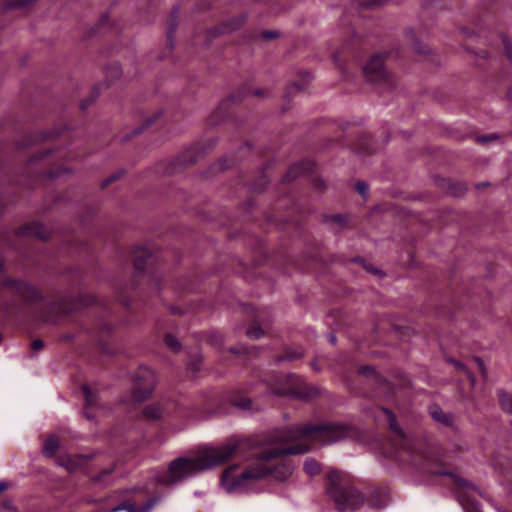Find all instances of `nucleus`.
I'll use <instances>...</instances> for the list:
<instances>
[{
  "instance_id": "56",
  "label": "nucleus",
  "mask_w": 512,
  "mask_h": 512,
  "mask_svg": "<svg viewBox=\"0 0 512 512\" xmlns=\"http://www.w3.org/2000/svg\"><path fill=\"white\" fill-rule=\"evenodd\" d=\"M241 100V96L240 95H237L236 93H233L231 94L228 98H227V102L228 101H231V102H237V101H240Z\"/></svg>"
},
{
  "instance_id": "5",
  "label": "nucleus",
  "mask_w": 512,
  "mask_h": 512,
  "mask_svg": "<svg viewBox=\"0 0 512 512\" xmlns=\"http://www.w3.org/2000/svg\"><path fill=\"white\" fill-rule=\"evenodd\" d=\"M95 301L91 295H78L75 297H61L51 302L42 312V319L47 322H57L59 315H69L84 307L93 304Z\"/></svg>"
},
{
  "instance_id": "3",
  "label": "nucleus",
  "mask_w": 512,
  "mask_h": 512,
  "mask_svg": "<svg viewBox=\"0 0 512 512\" xmlns=\"http://www.w3.org/2000/svg\"><path fill=\"white\" fill-rule=\"evenodd\" d=\"M354 435L352 427L343 423L323 422L319 424H305L291 426L275 432L273 438L278 442H292L299 439H308L330 445L345 440Z\"/></svg>"
},
{
  "instance_id": "11",
  "label": "nucleus",
  "mask_w": 512,
  "mask_h": 512,
  "mask_svg": "<svg viewBox=\"0 0 512 512\" xmlns=\"http://www.w3.org/2000/svg\"><path fill=\"white\" fill-rule=\"evenodd\" d=\"M379 409L387 416L388 423H389V429L391 432V441L397 448V450H408V439L403 432L402 428L397 422V418L395 413L383 406H380Z\"/></svg>"
},
{
  "instance_id": "26",
  "label": "nucleus",
  "mask_w": 512,
  "mask_h": 512,
  "mask_svg": "<svg viewBox=\"0 0 512 512\" xmlns=\"http://www.w3.org/2000/svg\"><path fill=\"white\" fill-rule=\"evenodd\" d=\"M459 502L467 512H481L479 509V503L472 500L465 492H461L458 495Z\"/></svg>"
},
{
  "instance_id": "8",
  "label": "nucleus",
  "mask_w": 512,
  "mask_h": 512,
  "mask_svg": "<svg viewBox=\"0 0 512 512\" xmlns=\"http://www.w3.org/2000/svg\"><path fill=\"white\" fill-rule=\"evenodd\" d=\"M155 387V375L149 368H141L135 377V385L132 391L133 399L143 402L150 397Z\"/></svg>"
},
{
  "instance_id": "19",
  "label": "nucleus",
  "mask_w": 512,
  "mask_h": 512,
  "mask_svg": "<svg viewBox=\"0 0 512 512\" xmlns=\"http://www.w3.org/2000/svg\"><path fill=\"white\" fill-rule=\"evenodd\" d=\"M153 257L152 252L147 248L140 247L133 251V266L138 272H143L148 261Z\"/></svg>"
},
{
  "instance_id": "43",
  "label": "nucleus",
  "mask_w": 512,
  "mask_h": 512,
  "mask_svg": "<svg viewBox=\"0 0 512 512\" xmlns=\"http://www.w3.org/2000/svg\"><path fill=\"white\" fill-rule=\"evenodd\" d=\"M0 512H18V509L12 500L7 499L0 503Z\"/></svg>"
},
{
  "instance_id": "38",
  "label": "nucleus",
  "mask_w": 512,
  "mask_h": 512,
  "mask_svg": "<svg viewBox=\"0 0 512 512\" xmlns=\"http://www.w3.org/2000/svg\"><path fill=\"white\" fill-rule=\"evenodd\" d=\"M269 183V179L268 177L263 174L260 176L259 180L255 181L251 188L252 190L256 191V192H263L265 190V188L267 187Z\"/></svg>"
},
{
  "instance_id": "12",
  "label": "nucleus",
  "mask_w": 512,
  "mask_h": 512,
  "mask_svg": "<svg viewBox=\"0 0 512 512\" xmlns=\"http://www.w3.org/2000/svg\"><path fill=\"white\" fill-rule=\"evenodd\" d=\"M415 465H417L418 469L423 473H426L429 475H435V476H449V477L453 478L454 482L456 483V485L458 487H460L464 490H472V491L478 492V488L469 480L464 479V478L454 474L453 472H450V471L442 469V468L434 469L431 467L429 460H426V462L421 465H418L417 463H415Z\"/></svg>"
},
{
  "instance_id": "51",
  "label": "nucleus",
  "mask_w": 512,
  "mask_h": 512,
  "mask_svg": "<svg viewBox=\"0 0 512 512\" xmlns=\"http://www.w3.org/2000/svg\"><path fill=\"white\" fill-rule=\"evenodd\" d=\"M262 37L266 40H272V39H275L279 36V32L278 31H273V30H265L262 32Z\"/></svg>"
},
{
  "instance_id": "33",
  "label": "nucleus",
  "mask_w": 512,
  "mask_h": 512,
  "mask_svg": "<svg viewBox=\"0 0 512 512\" xmlns=\"http://www.w3.org/2000/svg\"><path fill=\"white\" fill-rule=\"evenodd\" d=\"M501 408L512 415V395L501 390L498 392Z\"/></svg>"
},
{
  "instance_id": "10",
  "label": "nucleus",
  "mask_w": 512,
  "mask_h": 512,
  "mask_svg": "<svg viewBox=\"0 0 512 512\" xmlns=\"http://www.w3.org/2000/svg\"><path fill=\"white\" fill-rule=\"evenodd\" d=\"M379 409L387 416L388 423H389V429L391 432V441L397 448V450H408V439L403 432L402 428L397 422V418L395 413L383 406H380Z\"/></svg>"
},
{
  "instance_id": "1",
  "label": "nucleus",
  "mask_w": 512,
  "mask_h": 512,
  "mask_svg": "<svg viewBox=\"0 0 512 512\" xmlns=\"http://www.w3.org/2000/svg\"><path fill=\"white\" fill-rule=\"evenodd\" d=\"M309 446L296 444L287 448H273L266 451H251L247 458L254 460L238 475H233L236 465L230 466L223 472L222 484L228 493L246 492L257 481L272 475L277 481L289 479L294 472V465L290 461H283L275 467H269L266 462L286 455L305 454Z\"/></svg>"
},
{
  "instance_id": "36",
  "label": "nucleus",
  "mask_w": 512,
  "mask_h": 512,
  "mask_svg": "<svg viewBox=\"0 0 512 512\" xmlns=\"http://www.w3.org/2000/svg\"><path fill=\"white\" fill-rule=\"evenodd\" d=\"M325 221L334 223L340 228L344 227L347 223L346 217L342 214L325 215Z\"/></svg>"
},
{
  "instance_id": "7",
  "label": "nucleus",
  "mask_w": 512,
  "mask_h": 512,
  "mask_svg": "<svg viewBox=\"0 0 512 512\" xmlns=\"http://www.w3.org/2000/svg\"><path fill=\"white\" fill-rule=\"evenodd\" d=\"M0 285L20 297L27 304H34L42 299L41 293L24 280L4 278L1 280Z\"/></svg>"
},
{
  "instance_id": "25",
  "label": "nucleus",
  "mask_w": 512,
  "mask_h": 512,
  "mask_svg": "<svg viewBox=\"0 0 512 512\" xmlns=\"http://www.w3.org/2000/svg\"><path fill=\"white\" fill-rule=\"evenodd\" d=\"M162 114L161 111H158L156 112L155 114H153L152 116L148 117L142 124V126H139L137 128H135L131 134H126L122 139L121 141L122 142H125V141H128L129 139H131L132 136H135V135H138V134H141L146 128L150 127L154 122L155 120L160 117V115Z\"/></svg>"
},
{
  "instance_id": "18",
  "label": "nucleus",
  "mask_w": 512,
  "mask_h": 512,
  "mask_svg": "<svg viewBox=\"0 0 512 512\" xmlns=\"http://www.w3.org/2000/svg\"><path fill=\"white\" fill-rule=\"evenodd\" d=\"M92 459L91 455H76L74 457H65L58 461V464L64 467L68 472H75L85 462Z\"/></svg>"
},
{
  "instance_id": "61",
  "label": "nucleus",
  "mask_w": 512,
  "mask_h": 512,
  "mask_svg": "<svg viewBox=\"0 0 512 512\" xmlns=\"http://www.w3.org/2000/svg\"><path fill=\"white\" fill-rule=\"evenodd\" d=\"M74 339V336L72 334H64L62 336V340L64 341H72Z\"/></svg>"
},
{
  "instance_id": "48",
  "label": "nucleus",
  "mask_w": 512,
  "mask_h": 512,
  "mask_svg": "<svg viewBox=\"0 0 512 512\" xmlns=\"http://www.w3.org/2000/svg\"><path fill=\"white\" fill-rule=\"evenodd\" d=\"M498 137H499L498 134L492 133V134H488V135H483V136L477 137V141L479 143H481V144H485V143H488L490 141L498 139Z\"/></svg>"
},
{
  "instance_id": "64",
  "label": "nucleus",
  "mask_w": 512,
  "mask_h": 512,
  "mask_svg": "<svg viewBox=\"0 0 512 512\" xmlns=\"http://www.w3.org/2000/svg\"><path fill=\"white\" fill-rule=\"evenodd\" d=\"M253 95L261 97V96L264 95V91L261 90V89H257V90L254 91Z\"/></svg>"
},
{
  "instance_id": "2",
  "label": "nucleus",
  "mask_w": 512,
  "mask_h": 512,
  "mask_svg": "<svg viewBox=\"0 0 512 512\" xmlns=\"http://www.w3.org/2000/svg\"><path fill=\"white\" fill-rule=\"evenodd\" d=\"M250 447L249 441L231 439L222 446L209 449L196 459L178 457L169 464L168 470L171 478L169 482H175L191 473L224 464L232 455L245 456Z\"/></svg>"
},
{
  "instance_id": "45",
  "label": "nucleus",
  "mask_w": 512,
  "mask_h": 512,
  "mask_svg": "<svg viewBox=\"0 0 512 512\" xmlns=\"http://www.w3.org/2000/svg\"><path fill=\"white\" fill-rule=\"evenodd\" d=\"M99 93H94L92 96L84 99L83 101H81L80 105H79V108L82 110V111H85L92 103H94L98 97Z\"/></svg>"
},
{
  "instance_id": "34",
  "label": "nucleus",
  "mask_w": 512,
  "mask_h": 512,
  "mask_svg": "<svg viewBox=\"0 0 512 512\" xmlns=\"http://www.w3.org/2000/svg\"><path fill=\"white\" fill-rule=\"evenodd\" d=\"M303 469L306 474L315 476L320 472V466L314 458H307L304 462Z\"/></svg>"
},
{
  "instance_id": "23",
  "label": "nucleus",
  "mask_w": 512,
  "mask_h": 512,
  "mask_svg": "<svg viewBox=\"0 0 512 512\" xmlns=\"http://www.w3.org/2000/svg\"><path fill=\"white\" fill-rule=\"evenodd\" d=\"M290 394L300 400H310L318 394V390L312 386H299L290 390Z\"/></svg>"
},
{
  "instance_id": "46",
  "label": "nucleus",
  "mask_w": 512,
  "mask_h": 512,
  "mask_svg": "<svg viewBox=\"0 0 512 512\" xmlns=\"http://www.w3.org/2000/svg\"><path fill=\"white\" fill-rule=\"evenodd\" d=\"M229 352L233 354H248L250 353L249 348L243 344H238L236 346L230 347Z\"/></svg>"
},
{
  "instance_id": "59",
  "label": "nucleus",
  "mask_w": 512,
  "mask_h": 512,
  "mask_svg": "<svg viewBox=\"0 0 512 512\" xmlns=\"http://www.w3.org/2000/svg\"><path fill=\"white\" fill-rule=\"evenodd\" d=\"M490 185L489 182H480V183H477L475 185V188L476 189H481V188H484V187H488Z\"/></svg>"
},
{
  "instance_id": "57",
  "label": "nucleus",
  "mask_w": 512,
  "mask_h": 512,
  "mask_svg": "<svg viewBox=\"0 0 512 512\" xmlns=\"http://www.w3.org/2000/svg\"><path fill=\"white\" fill-rule=\"evenodd\" d=\"M152 282H153V286L156 290H160L161 289V285H160V279L159 278H152Z\"/></svg>"
},
{
  "instance_id": "21",
  "label": "nucleus",
  "mask_w": 512,
  "mask_h": 512,
  "mask_svg": "<svg viewBox=\"0 0 512 512\" xmlns=\"http://www.w3.org/2000/svg\"><path fill=\"white\" fill-rule=\"evenodd\" d=\"M358 373L368 378H372L373 384L378 387L390 388V383L381 375H379L373 366L365 365L358 369Z\"/></svg>"
},
{
  "instance_id": "16",
  "label": "nucleus",
  "mask_w": 512,
  "mask_h": 512,
  "mask_svg": "<svg viewBox=\"0 0 512 512\" xmlns=\"http://www.w3.org/2000/svg\"><path fill=\"white\" fill-rule=\"evenodd\" d=\"M313 163L310 161H300L293 164L286 174L282 177V182L289 183L295 180L304 172H310L313 170Z\"/></svg>"
},
{
  "instance_id": "54",
  "label": "nucleus",
  "mask_w": 512,
  "mask_h": 512,
  "mask_svg": "<svg viewBox=\"0 0 512 512\" xmlns=\"http://www.w3.org/2000/svg\"><path fill=\"white\" fill-rule=\"evenodd\" d=\"M100 333H110L111 326L107 323H101L98 327Z\"/></svg>"
},
{
  "instance_id": "35",
  "label": "nucleus",
  "mask_w": 512,
  "mask_h": 512,
  "mask_svg": "<svg viewBox=\"0 0 512 512\" xmlns=\"http://www.w3.org/2000/svg\"><path fill=\"white\" fill-rule=\"evenodd\" d=\"M466 191V185L461 182L451 183L448 186V193L454 197H461L466 193Z\"/></svg>"
},
{
  "instance_id": "31",
  "label": "nucleus",
  "mask_w": 512,
  "mask_h": 512,
  "mask_svg": "<svg viewBox=\"0 0 512 512\" xmlns=\"http://www.w3.org/2000/svg\"><path fill=\"white\" fill-rule=\"evenodd\" d=\"M142 414L149 420H158L162 417V408L158 404H152L146 406L143 409Z\"/></svg>"
},
{
  "instance_id": "24",
  "label": "nucleus",
  "mask_w": 512,
  "mask_h": 512,
  "mask_svg": "<svg viewBox=\"0 0 512 512\" xmlns=\"http://www.w3.org/2000/svg\"><path fill=\"white\" fill-rule=\"evenodd\" d=\"M59 444L58 436L54 434L49 435L43 444V455L47 458L53 457L59 448Z\"/></svg>"
},
{
  "instance_id": "62",
  "label": "nucleus",
  "mask_w": 512,
  "mask_h": 512,
  "mask_svg": "<svg viewBox=\"0 0 512 512\" xmlns=\"http://www.w3.org/2000/svg\"><path fill=\"white\" fill-rule=\"evenodd\" d=\"M314 185H315L316 187H319V188H320V187H324V182H323L322 180H320V179H315V181H314Z\"/></svg>"
},
{
  "instance_id": "15",
  "label": "nucleus",
  "mask_w": 512,
  "mask_h": 512,
  "mask_svg": "<svg viewBox=\"0 0 512 512\" xmlns=\"http://www.w3.org/2000/svg\"><path fill=\"white\" fill-rule=\"evenodd\" d=\"M159 501L160 497L155 496L148 499L141 507H137L135 503H133L132 501L126 500L117 505L116 507H113L110 511L118 512L125 510L128 512H150Z\"/></svg>"
},
{
  "instance_id": "6",
  "label": "nucleus",
  "mask_w": 512,
  "mask_h": 512,
  "mask_svg": "<svg viewBox=\"0 0 512 512\" xmlns=\"http://www.w3.org/2000/svg\"><path fill=\"white\" fill-rule=\"evenodd\" d=\"M216 145V138L209 139L202 145H196L186 150L173 161L166 164L165 167L161 164L158 170L168 176L174 175L182 171L185 167L195 164L201 157V154L211 151Z\"/></svg>"
},
{
  "instance_id": "20",
  "label": "nucleus",
  "mask_w": 512,
  "mask_h": 512,
  "mask_svg": "<svg viewBox=\"0 0 512 512\" xmlns=\"http://www.w3.org/2000/svg\"><path fill=\"white\" fill-rule=\"evenodd\" d=\"M429 413L433 420L446 427H452L454 424V414L445 412L440 406L433 405L429 409Z\"/></svg>"
},
{
  "instance_id": "22",
  "label": "nucleus",
  "mask_w": 512,
  "mask_h": 512,
  "mask_svg": "<svg viewBox=\"0 0 512 512\" xmlns=\"http://www.w3.org/2000/svg\"><path fill=\"white\" fill-rule=\"evenodd\" d=\"M388 495L380 488H373L369 492L368 503L373 508H383L387 505Z\"/></svg>"
},
{
  "instance_id": "28",
  "label": "nucleus",
  "mask_w": 512,
  "mask_h": 512,
  "mask_svg": "<svg viewBox=\"0 0 512 512\" xmlns=\"http://www.w3.org/2000/svg\"><path fill=\"white\" fill-rule=\"evenodd\" d=\"M82 391L85 397V407L86 408H92L95 407L98 403V393L95 391H92L91 388L84 384L82 386Z\"/></svg>"
},
{
  "instance_id": "13",
  "label": "nucleus",
  "mask_w": 512,
  "mask_h": 512,
  "mask_svg": "<svg viewBox=\"0 0 512 512\" xmlns=\"http://www.w3.org/2000/svg\"><path fill=\"white\" fill-rule=\"evenodd\" d=\"M246 19L247 17L245 14L232 17L211 28L209 33L214 37L222 34L232 33L236 30H239L246 22Z\"/></svg>"
},
{
  "instance_id": "40",
  "label": "nucleus",
  "mask_w": 512,
  "mask_h": 512,
  "mask_svg": "<svg viewBox=\"0 0 512 512\" xmlns=\"http://www.w3.org/2000/svg\"><path fill=\"white\" fill-rule=\"evenodd\" d=\"M246 335L253 340H257L264 335V331L259 325H252L247 330Z\"/></svg>"
},
{
  "instance_id": "42",
  "label": "nucleus",
  "mask_w": 512,
  "mask_h": 512,
  "mask_svg": "<svg viewBox=\"0 0 512 512\" xmlns=\"http://www.w3.org/2000/svg\"><path fill=\"white\" fill-rule=\"evenodd\" d=\"M114 472V466L102 470L99 474L92 477L94 483H104L106 477L110 476Z\"/></svg>"
},
{
  "instance_id": "63",
  "label": "nucleus",
  "mask_w": 512,
  "mask_h": 512,
  "mask_svg": "<svg viewBox=\"0 0 512 512\" xmlns=\"http://www.w3.org/2000/svg\"><path fill=\"white\" fill-rule=\"evenodd\" d=\"M8 488V485L4 481H0V493Z\"/></svg>"
},
{
  "instance_id": "14",
  "label": "nucleus",
  "mask_w": 512,
  "mask_h": 512,
  "mask_svg": "<svg viewBox=\"0 0 512 512\" xmlns=\"http://www.w3.org/2000/svg\"><path fill=\"white\" fill-rule=\"evenodd\" d=\"M16 235L19 237H35L42 241L49 238L48 230L39 222H32L19 227L16 230Z\"/></svg>"
},
{
  "instance_id": "52",
  "label": "nucleus",
  "mask_w": 512,
  "mask_h": 512,
  "mask_svg": "<svg viewBox=\"0 0 512 512\" xmlns=\"http://www.w3.org/2000/svg\"><path fill=\"white\" fill-rule=\"evenodd\" d=\"M218 165L220 167V170L224 171L226 169H229L232 166V163L230 159L224 157L219 160Z\"/></svg>"
},
{
  "instance_id": "53",
  "label": "nucleus",
  "mask_w": 512,
  "mask_h": 512,
  "mask_svg": "<svg viewBox=\"0 0 512 512\" xmlns=\"http://www.w3.org/2000/svg\"><path fill=\"white\" fill-rule=\"evenodd\" d=\"M43 346H44V342L41 339H35L31 343V348L33 350H40L43 348Z\"/></svg>"
},
{
  "instance_id": "27",
  "label": "nucleus",
  "mask_w": 512,
  "mask_h": 512,
  "mask_svg": "<svg viewBox=\"0 0 512 512\" xmlns=\"http://www.w3.org/2000/svg\"><path fill=\"white\" fill-rule=\"evenodd\" d=\"M304 355L302 350L297 349H286L283 355L277 356L274 359L275 364H279L283 361H295L302 358Z\"/></svg>"
},
{
  "instance_id": "32",
  "label": "nucleus",
  "mask_w": 512,
  "mask_h": 512,
  "mask_svg": "<svg viewBox=\"0 0 512 512\" xmlns=\"http://www.w3.org/2000/svg\"><path fill=\"white\" fill-rule=\"evenodd\" d=\"M447 362L452 364L458 371H461V372L465 373L467 378L470 380L471 385L472 386L475 385L476 378H475L474 374L467 368V366L465 364H463L460 361L455 360L453 358H448Z\"/></svg>"
},
{
  "instance_id": "37",
  "label": "nucleus",
  "mask_w": 512,
  "mask_h": 512,
  "mask_svg": "<svg viewBox=\"0 0 512 512\" xmlns=\"http://www.w3.org/2000/svg\"><path fill=\"white\" fill-rule=\"evenodd\" d=\"M164 342H165L166 346L169 349H171L172 351L176 352V351H179L181 348V343L179 342V340L171 334H167L165 336Z\"/></svg>"
},
{
  "instance_id": "30",
  "label": "nucleus",
  "mask_w": 512,
  "mask_h": 512,
  "mask_svg": "<svg viewBox=\"0 0 512 512\" xmlns=\"http://www.w3.org/2000/svg\"><path fill=\"white\" fill-rule=\"evenodd\" d=\"M405 35L408 39L411 40L412 47L416 52H418L419 54H427L429 52L428 47L420 43L412 29H407L405 31Z\"/></svg>"
},
{
  "instance_id": "47",
  "label": "nucleus",
  "mask_w": 512,
  "mask_h": 512,
  "mask_svg": "<svg viewBox=\"0 0 512 512\" xmlns=\"http://www.w3.org/2000/svg\"><path fill=\"white\" fill-rule=\"evenodd\" d=\"M302 89L303 87L299 83H292L291 85L287 86L286 96L295 95L298 92L302 91Z\"/></svg>"
},
{
  "instance_id": "49",
  "label": "nucleus",
  "mask_w": 512,
  "mask_h": 512,
  "mask_svg": "<svg viewBox=\"0 0 512 512\" xmlns=\"http://www.w3.org/2000/svg\"><path fill=\"white\" fill-rule=\"evenodd\" d=\"M474 361L477 363L481 375L484 377V379H486L488 377V371L484 365L483 360L480 357H474Z\"/></svg>"
},
{
  "instance_id": "9",
  "label": "nucleus",
  "mask_w": 512,
  "mask_h": 512,
  "mask_svg": "<svg viewBox=\"0 0 512 512\" xmlns=\"http://www.w3.org/2000/svg\"><path fill=\"white\" fill-rule=\"evenodd\" d=\"M363 73L367 81L382 83L387 80L388 74L384 67V56L376 54L364 65Z\"/></svg>"
},
{
  "instance_id": "44",
  "label": "nucleus",
  "mask_w": 512,
  "mask_h": 512,
  "mask_svg": "<svg viewBox=\"0 0 512 512\" xmlns=\"http://www.w3.org/2000/svg\"><path fill=\"white\" fill-rule=\"evenodd\" d=\"M502 43L504 47V53L512 64V44L506 36L502 38Z\"/></svg>"
},
{
  "instance_id": "39",
  "label": "nucleus",
  "mask_w": 512,
  "mask_h": 512,
  "mask_svg": "<svg viewBox=\"0 0 512 512\" xmlns=\"http://www.w3.org/2000/svg\"><path fill=\"white\" fill-rule=\"evenodd\" d=\"M387 1L388 0H362L359 3V9L364 10V9L373 8V7H381Z\"/></svg>"
},
{
  "instance_id": "58",
  "label": "nucleus",
  "mask_w": 512,
  "mask_h": 512,
  "mask_svg": "<svg viewBox=\"0 0 512 512\" xmlns=\"http://www.w3.org/2000/svg\"><path fill=\"white\" fill-rule=\"evenodd\" d=\"M212 337L215 339V344H221L223 342V338L220 334H213Z\"/></svg>"
},
{
  "instance_id": "50",
  "label": "nucleus",
  "mask_w": 512,
  "mask_h": 512,
  "mask_svg": "<svg viewBox=\"0 0 512 512\" xmlns=\"http://www.w3.org/2000/svg\"><path fill=\"white\" fill-rule=\"evenodd\" d=\"M357 192L365 196L368 193V184L364 181H358L355 185Z\"/></svg>"
},
{
  "instance_id": "55",
  "label": "nucleus",
  "mask_w": 512,
  "mask_h": 512,
  "mask_svg": "<svg viewBox=\"0 0 512 512\" xmlns=\"http://www.w3.org/2000/svg\"><path fill=\"white\" fill-rule=\"evenodd\" d=\"M110 69H111V71H112V75H113L114 77H119V76L121 75V69H120V67H119L118 65H116V64H115V65H112V66L110 67Z\"/></svg>"
},
{
  "instance_id": "60",
  "label": "nucleus",
  "mask_w": 512,
  "mask_h": 512,
  "mask_svg": "<svg viewBox=\"0 0 512 512\" xmlns=\"http://www.w3.org/2000/svg\"><path fill=\"white\" fill-rule=\"evenodd\" d=\"M328 340H329V342H330L331 344L335 345V344H336V340H337V338H336L335 334H332V333H331V334H329V335H328Z\"/></svg>"
},
{
  "instance_id": "41",
  "label": "nucleus",
  "mask_w": 512,
  "mask_h": 512,
  "mask_svg": "<svg viewBox=\"0 0 512 512\" xmlns=\"http://www.w3.org/2000/svg\"><path fill=\"white\" fill-rule=\"evenodd\" d=\"M125 172L126 171L124 169H121V170L113 173L112 175H110L108 178H106L105 180L102 181L101 189H105L108 185H110L111 183L120 179L125 174Z\"/></svg>"
},
{
  "instance_id": "17",
  "label": "nucleus",
  "mask_w": 512,
  "mask_h": 512,
  "mask_svg": "<svg viewBox=\"0 0 512 512\" xmlns=\"http://www.w3.org/2000/svg\"><path fill=\"white\" fill-rule=\"evenodd\" d=\"M179 15V8L175 7L173 8L170 17L167 21V30H166V37H167V45L169 46V49L172 50L174 48L175 44V33L179 24L178 20Z\"/></svg>"
},
{
  "instance_id": "4",
  "label": "nucleus",
  "mask_w": 512,
  "mask_h": 512,
  "mask_svg": "<svg viewBox=\"0 0 512 512\" xmlns=\"http://www.w3.org/2000/svg\"><path fill=\"white\" fill-rule=\"evenodd\" d=\"M326 491L338 512L355 511L365 502V496L355 488L351 477L337 469L327 474Z\"/></svg>"
},
{
  "instance_id": "29",
  "label": "nucleus",
  "mask_w": 512,
  "mask_h": 512,
  "mask_svg": "<svg viewBox=\"0 0 512 512\" xmlns=\"http://www.w3.org/2000/svg\"><path fill=\"white\" fill-rule=\"evenodd\" d=\"M232 405L244 412L257 411L258 408L253 406V401L248 397H241L232 400Z\"/></svg>"
}]
</instances>
